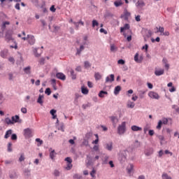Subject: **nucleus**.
<instances>
[{
  "instance_id": "nucleus-30",
  "label": "nucleus",
  "mask_w": 179,
  "mask_h": 179,
  "mask_svg": "<svg viewBox=\"0 0 179 179\" xmlns=\"http://www.w3.org/2000/svg\"><path fill=\"white\" fill-rule=\"evenodd\" d=\"M50 113L51 114V115H52V119L55 120L57 118V110L55 109H52L50 111Z\"/></svg>"
},
{
  "instance_id": "nucleus-45",
  "label": "nucleus",
  "mask_w": 179,
  "mask_h": 179,
  "mask_svg": "<svg viewBox=\"0 0 179 179\" xmlns=\"http://www.w3.org/2000/svg\"><path fill=\"white\" fill-rule=\"evenodd\" d=\"M119 160H120V162L122 163L123 162L127 160V156L120 155L119 157Z\"/></svg>"
},
{
  "instance_id": "nucleus-32",
  "label": "nucleus",
  "mask_w": 179,
  "mask_h": 179,
  "mask_svg": "<svg viewBox=\"0 0 179 179\" xmlns=\"http://www.w3.org/2000/svg\"><path fill=\"white\" fill-rule=\"evenodd\" d=\"M127 106L128 108H134V107H135V103H134L131 101H128Z\"/></svg>"
},
{
  "instance_id": "nucleus-10",
  "label": "nucleus",
  "mask_w": 179,
  "mask_h": 179,
  "mask_svg": "<svg viewBox=\"0 0 179 179\" xmlns=\"http://www.w3.org/2000/svg\"><path fill=\"white\" fill-rule=\"evenodd\" d=\"M110 121H112L113 125L114 128L117 127V124H118V117L117 116H111L110 117Z\"/></svg>"
},
{
  "instance_id": "nucleus-4",
  "label": "nucleus",
  "mask_w": 179,
  "mask_h": 179,
  "mask_svg": "<svg viewBox=\"0 0 179 179\" xmlns=\"http://www.w3.org/2000/svg\"><path fill=\"white\" fill-rule=\"evenodd\" d=\"M27 41L30 45H34L36 44V38L33 35L28 34L27 36Z\"/></svg>"
},
{
  "instance_id": "nucleus-55",
  "label": "nucleus",
  "mask_w": 179,
  "mask_h": 179,
  "mask_svg": "<svg viewBox=\"0 0 179 179\" xmlns=\"http://www.w3.org/2000/svg\"><path fill=\"white\" fill-rule=\"evenodd\" d=\"M172 108L176 110V113H179V107L177 105H173Z\"/></svg>"
},
{
  "instance_id": "nucleus-37",
  "label": "nucleus",
  "mask_w": 179,
  "mask_h": 179,
  "mask_svg": "<svg viewBox=\"0 0 179 179\" xmlns=\"http://www.w3.org/2000/svg\"><path fill=\"white\" fill-rule=\"evenodd\" d=\"M81 92L83 94H89V90L85 87H81Z\"/></svg>"
},
{
  "instance_id": "nucleus-58",
  "label": "nucleus",
  "mask_w": 179,
  "mask_h": 179,
  "mask_svg": "<svg viewBox=\"0 0 179 179\" xmlns=\"http://www.w3.org/2000/svg\"><path fill=\"white\" fill-rule=\"evenodd\" d=\"M162 124H164V125H167V124L169 122V120H167V118L164 117L162 119Z\"/></svg>"
},
{
  "instance_id": "nucleus-7",
  "label": "nucleus",
  "mask_w": 179,
  "mask_h": 179,
  "mask_svg": "<svg viewBox=\"0 0 179 179\" xmlns=\"http://www.w3.org/2000/svg\"><path fill=\"white\" fill-rule=\"evenodd\" d=\"M134 61L138 64H141L143 61V55L139 56V53H136L134 56Z\"/></svg>"
},
{
  "instance_id": "nucleus-21",
  "label": "nucleus",
  "mask_w": 179,
  "mask_h": 179,
  "mask_svg": "<svg viewBox=\"0 0 179 179\" xmlns=\"http://www.w3.org/2000/svg\"><path fill=\"white\" fill-rule=\"evenodd\" d=\"M43 99H44V95L39 94L38 98L37 99V103L41 106H43V103H44Z\"/></svg>"
},
{
  "instance_id": "nucleus-29",
  "label": "nucleus",
  "mask_w": 179,
  "mask_h": 179,
  "mask_svg": "<svg viewBox=\"0 0 179 179\" xmlns=\"http://www.w3.org/2000/svg\"><path fill=\"white\" fill-rule=\"evenodd\" d=\"M157 29V33H160V35L162 36V34L164 33V27H156Z\"/></svg>"
},
{
  "instance_id": "nucleus-54",
  "label": "nucleus",
  "mask_w": 179,
  "mask_h": 179,
  "mask_svg": "<svg viewBox=\"0 0 179 179\" xmlns=\"http://www.w3.org/2000/svg\"><path fill=\"white\" fill-rule=\"evenodd\" d=\"M11 141H17V135L16 134H11Z\"/></svg>"
},
{
  "instance_id": "nucleus-20",
  "label": "nucleus",
  "mask_w": 179,
  "mask_h": 179,
  "mask_svg": "<svg viewBox=\"0 0 179 179\" xmlns=\"http://www.w3.org/2000/svg\"><path fill=\"white\" fill-rule=\"evenodd\" d=\"M108 159H110V157L104 155V157H102V164H108Z\"/></svg>"
},
{
  "instance_id": "nucleus-43",
  "label": "nucleus",
  "mask_w": 179,
  "mask_h": 179,
  "mask_svg": "<svg viewBox=\"0 0 179 179\" xmlns=\"http://www.w3.org/2000/svg\"><path fill=\"white\" fill-rule=\"evenodd\" d=\"M162 125H163V122L162 120H159L158 122V124H157V127H156L157 129L160 131L162 129Z\"/></svg>"
},
{
  "instance_id": "nucleus-39",
  "label": "nucleus",
  "mask_w": 179,
  "mask_h": 179,
  "mask_svg": "<svg viewBox=\"0 0 179 179\" xmlns=\"http://www.w3.org/2000/svg\"><path fill=\"white\" fill-rule=\"evenodd\" d=\"M70 73L73 80H75V79H76V74H75V71H73V69L70 70Z\"/></svg>"
},
{
  "instance_id": "nucleus-52",
  "label": "nucleus",
  "mask_w": 179,
  "mask_h": 179,
  "mask_svg": "<svg viewBox=\"0 0 179 179\" xmlns=\"http://www.w3.org/2000/svg\"><path fill=\"white\" fill-rule=\"evenodd\" d=\"M134 148H140V147H141V143L138 142V140H136V141L134 142Z\"/></svg>"
},
{
  "instance_id": "nucleus-31",
  "label": "nucleus",
  "mask_w": 179,
  "mask_h": 179,
  "mask_svg": "<svg viewBox=\"0 0 179 179\" xmlns=\"http://www.w3.org/2000/svg\"><path fill=\"white\" fill-rule=\"evenodd\" d=\"M101 78H103V76H101V74H100V73L97 72V73H94L95 80H100V79H101Z\"/></svg>"
},
{
  "instance_id": "nucleus-64",
  "label": "nucleus",
  "mask_w": 179,
  "mask_h": 179,
  "mask_svg": "<svg viewBox=\"0 0 179 179\" xmlns=\"http://www.w3.org/2000/svg\"><path fill=\"white\" fill-rule=\"evenodd\" d=\"M12 163H13V162L12 160H6L4 161V164L8 166V164H12Z\"/></svg>"
},
{
  "instance_id": "nucleus-23",
  "label": "nucleus",
  "mask_w": 179,
  "mask_h": 179,
  "mask_svg": "<svg viewBox=\"0 0 179 179\" xmlns=\"http://www.w3.org/2000/svg\"><path fill=\"white\" fill-rule=\"evenodd\" d=\"M9 24H10V22L9 21L3 22L1 25L2 31H5V30H6V25H9Z\"/></svg>"
},
{
  "instance_id": "nucleus-34",
  "label": "nucleus",
  "mask_w": 179,
  "mask_h": 179,
  "mask_svg": "<svg viewBox=\"0 0 179 179\" xmlns=\"http://www.w3.org/2000/svg\"><path fill=\"white\" fill-rule=\"evenodd\" d=\"M0 55L2 58H6V56L8 55V50H1Z\"/></svg>"
},
{
  "instance_id": "nucleus-28",
  "label": "nucleus",
  "mask_w": 179,
  "mask_h": 179,
  "mask_svg": "<svg viewBox=\"0 0 179 179\" xmlns=\"http://www.w3.org/2000/svg\"><path fill=\"white\" fill-rule=\"evenodd\" d=\"M120 92H121V86L117 85L115 87L114 94H115V96H117V94H120Z\"/></svg>"
},
{
  "instance_id": "nucleus-25",
  "label": "nucleus",
  "mask_w": 179,
  "mask_h": 179,
  "mask_svg": "<svg viewBox=\"0 0 179 179\" xmlns=\"http://www.w3.org/2000/svg\"><path fill=\"white\" fill-rule=\"evenodd\" d=\"M12 129H8L6 131V134L4 135V139H8V138L10 137V135H12Z\"/></svg>"
},
{
  "instance_id": "nucleus-13",
  "label": "nucleus",
  "mask_w": 179,
  "mask_h": 179,
  "mask_svg": "<svg viewBox=\"0 0 179 179\" xmlns=\"http://www.w3.org/2000/svg\"><path fill=\"white\" fill-rule=\"evenodd\" d=\"M11 120H13V124H15L16 122H22V120H20V117L19 115H15V116H12Z\"/></svg>"
},
{
  "instance_id": "nucleus-27",
  "label": "nucleus",
  "mask_w": 179,
  "mask_h": 179,
  "mask_svg": "<svg viewBox=\"0 0 179 179\" xmlns=\"http://www.w3.org/2000/svg\"><path fill=\"white\" fill-rule=\"evenodd\" d=\"M129 24H125L124 27H120V33H124V30H129Z\"/></svg>"
},
{
  "instance_id": "nucleus-42",
  "label": "nucleus",
  "mask_w": 179,
  "mask_h": 179,
  "mask_svg": "<svg viewBox=\"0 0 179 179\" xmlns=\"http://www.w3.org/2000/svg\"><path fill=\"white\" fill-rule=\"evenodd\" d=\"M149 129H150V125L145 124V127L143 128L144 134H148V131H149Z\"/></svg>"
},
{
  "instance_id": "nucleus-1",
  "label": "nucleus",
  "mask_w": 179,
  "mask_h": 179,
  "mask_svg": "<svg viewBox=\"0 0 179 179\" xmlns=\"http://www.w3.org/2000/svg\"><path fill=\"white\" fill-rule=\"evenodd\" d=\"M127 132V122H122L117 127V134L124 135Z\"/></svg>"
},
{
  "instance_id": "nucleus-6",
  "label": "nucleus",
  "mask_w": 179,
  "mask_h": 179,
  "mask_svg": "<svg viewBox=\"0 0 179 179\" xmlns=\"http://www.w3.org/2000/svg\"><path fill=\"white\" fill-rule=\"evenodd\" d=\"M87 45V42L83 41V44L80 45V48H76L77 52L76 53V55H80L82 53V51L85 50V45Z\"/></svg>"
},
{
  "instance_id": "nucleus-59",
  "label": "nucleus",
  "mask_w": 179,
  "mask_h": 179,
  "mask_svg": "<svg viewBox=\"0 0 179 179\" xmlns=\"http://www.w3.org/2000/svg\"><path fill=\"white\" fill-rule=\"evenodd\" d=\"M45 94L48 96H50V94H51V89L47 88L45 91Z\"/></svg>"
},
{
  "instance_id": "nucleus-48",
  "label": "nucleus",
  "mask_w": 179,
  "mask_h": 179,
  "mask_svg": "<svg viewBox=\"0 0 179 179\" xmlns=\"http://www.w3.org/2000/svg\"><path fill=\"white\" fill-rule=\"evenodd\" d=\"M90 176L92 177V178H96V169H92V171L90 172Z\"/></svg>"
},
{
  "instance_id": "nucleus-60",
  "label": "nucleus",
  "mask_w": 179,
  "mask_h": 179,
  "mask_svg": "<svg viewBox=\"0 0 179 179\" xmlns=\"http://www.w3.org/2000/svg\"><path fill=\"white\" fill-rule=\"evenodd\" d=\"M117 64L120 65H124L125 64V60L120 59L117 61Z\"/></svg>"
},
{
  "instance_id": "nucleus-41",
  "label": "nucleus",
  "mask_w": 179,
  "mask_h": 179,
  "mask_svg": "<svg viewBox=\"0 0 179 179\" xmlns=\"http://www.w3.org/2000/svg\"><path fill=\"white\" fill-rule=\"evenodd\" d=\"M114 5H115V6H116V8H118V6H121V5H122V1L118 0V1H115Z\"/></svg>"
},
{
  "instance_id": "nucleus-26",
  "label": "nucleus",
  "mask_w": 179,
  "mask_h": 179,
  "mask_svg": "<svg viewBox=\"0 0 179 179\" xmlns=\"http://www.w3.org/2000/svg\"><path fill=\"white\" fill-rule=\"evenodd\" d=\"M4 122L5 124H6L7 125H13V121L12 119L9 118V117H6L4 120Z\"/></svg>"
},
{
  "instance_id": "nucleus-53",
  "label": "nucleus",
  "mask_w": 179,
  "mask_h": 179,
  "mask_svg": "<svg viewBox=\"0 0 179 179\" xmlns=\"http://www.w3.org/2000/svg\"><path fill=\"white\" fill-rule=\"evenodd\" d=\"M92 106V103H87V104H83V108L84 110H86V108H89V107H91Z\"/></svg>"
},
{
  "instance_id": "nucleus-36",
  "label": "nucleus",
  "mask_w": 179,
  "mask_h": 179,
  "mask_svg": "<svg viewBox=\"0 0 179 179\" xmlns=\"http://www.w3.org/2000/svg\"><path fill=\"white\" fill-rule=\"evenodd\" d=\"M37 51H38V48H35L33 49L35 57H36V58H38L41 55V54L38 53Z\"/></svg>"
},
{
  "instance_id": "nucleus-49",
  "label": "nucleus",
  "mask_w": 179,
  "mask_h": 179,
  "mask_svg": "<svg viewBox=\"0 0 179 179\" xmlns=\"http://www.w3.org/2000/svg\"><path fill=\"white\" fill-rule=\"evenodd\" d=\"M95 138L96 139L94 141H92V143L94 145H97V143H99V134H95Z\"/></svg>"
},
{
  "instance_id": "nucleus-3",
  "label": "nucleus",
  "mask_w": 179,
  "mask_h": 179,
  "mask_svg": "<svg viewBox=\"0 0 179 179\" xmlns=\"http://www.w3.org/2000/svg\"><path fill=\"white\" fill-rule=\"evenodd\" d=\"M148 96L154 100H159V99H160V95H159V94L155 91L149 92Z\"/></svg>"
},
{
  "instance_id": "nucleus-63",
  "label": "nucleus",
  "mask_w": 179,
  "mask_h": 179,
  "mask_svg": "<svg viewBox=\"0 0 179 179\" xmlns=\"http://www.w3.org/2000/svg\"><path fill=\"white\" fill-rule=\"evenodd\" d=\"M162 36H166V37H169V36H170V31H164V33L162 34Z\"/></svg>"
},
{
  "instance_id": "nucleus-12",
  "label": "nucleus",
  "mask_w": 179,
  "mask_h": 179,
  "mask_svg": "<svg viewBox=\"0 0 179 179\" xmlns=\"http://www.w3.org/2000/svg\"><path fill=\"white\" fill-rule=\"evenodd\" d=\"M56 78L57 79H59L60 80H66V76H65V74H64L63 73H57Z\"/></svg>"
},
{
  "instance_id": "nucleus-19",
  "label": "nucleus",
  "mask_w": 179,
  "mask_h": 179,
  "mask_svg": "<svg viewBox=\"0 0 179 179\" xmlns=\"http://www.w3.org/2000/svg\"><path fill=\"white\" fill-rule=\"evenodd\" d=\"M107 94H108V92H107V91L101 90L99 92L98 96L101 99H104V97H106V96H107Z\"/></svg>"
},
{
  "instance_id": "nucleus-22",
  "label": "nucleus",
  "mask_w": 179,
  "mask_h": 179,
  "mask_svg": "<svg viewBox=\"0 0 179 179\" xmlns=\"http://www.w3.org/2000/svg\"><path fill=\"white\" fill-rule=\"evenodd\" d=\"M23 71L24 73H27V75H30V73H31V67L30 66H28L24 68Z\"/></svg>"
},
{
  "instance_id": "nucleus-2",
  "label": "nucleus",
  "mask_w": 179,
  "mask_h": 179,
  "mask_svg": "<svg viewBox=\"0 0 179 179\" xmlns=\"http://www.w3.org/2000/svg\"><path fill=\"white\" fill-rule=\"evenodd\" d=\"M23 135L25 139H30V138H33V130L30 128L24 129L23 131Z\"/></svg>"
},
{
  "instance_id": "nucleus-33",
  "label": "nucleus",
  "mask_w": 179,
  "mask_h": 179,
  "mask_svg": "<svg viewBox=\"0 0 179 179\" xmlns=\"http://www.w3.org/2000/svg\"><path fill=\"white\" fill-rule=\"evenodd\" d=\"M35 142L37 143L36 146L40 147L44 142L41 138H36Z\"/></svg>"
},
{
  "instance_id": "nucleus-15",
  "label": "nucleus",
  "mask_w": 179,
  "mask_h": 179,
  "mask_svg": "<svg viewBox=\"0 0 179 179\" xmlns=\"http://www.w3.org/2000/svg\"><path fill=\"white\" fill-rule=\"evenodd\" d=\"M50 157L52 160L55 159V156H57V152H55V150H52V148H50Z\"/></svg>"
},
{
  "instance_id": "nucleus-57",
  "label": "nucleus",
  "mask_w": 179,
  "mask_h": 179,
  "mask_svg": "<svg viewBox=\"0 0 179 179\" xmlns=\"http://www.w3.org/2000/svg\"><path fill=\"white\" fill-rule=\"evenodd\" d=\"M12 150V143L10 142L8 144V152H10Z\"/></svg>"
},
{
  "instance_id": "nucleus-61",
  "label": "nucleus",
  "mask_w": 179,
  "mask_h": 179,
  "mask_svg": "<svg viewBox=\"0 0 179 179\" xmlns=\"http://www.w3.org/2000/svg\"><path fill=\"white\" fill-rule=\"evenodd\" d=\"M83 145H84L85 146H89V141L87 139H84Z\"/></svg>"
},
{
  "instance_id": "nucleus-18",
  "label": "nucleus",
  "mask_w": 179,
  "mask_h": 179,
  "mask_svg": "<svg viewBox=\"0 0 179 179\" xmlns=\"http://www.w3.org/2000/svg\"><path fill=\"white\" fill-rule=\"evenodd\" d=\"M145 156H152V155H153V148H148L146 149L144 152Z\"/></svg>"
},
{
  "instance_id": "nucleus-56",
  "label": "nucleus",
  "mask_w": 179,
  "mask_h": 179,
  "mask_svg": "<svg viewBox=\"0 0 179 179\" xmlns=\"http://www.w3.org/2000/svg\"><path fill=\"white\" fill-rule=\"evenodd\" d=\"M59 131H62V132H64V124H60V126L58 127Z\"/></svg>"
},
{
  "instance_id": "nucleus-40",
  "label": "nucleus",
  "mask_w": 179,
  "mask_h": 179,
  "mask_svg": "<svg viewBox=\"0 0 179 179\" xmlns=\"http://www.w3.org/2000/svg\"><path fill=\"white\" fill-rule=\"evenodd\" d=\"M84 66H85V69H89V68H90V66H92V64L88 61H85L84 62Z\"/></svg>"
},
{
  "instance_id": "nucleus-5",
  "label": "nucleus",
  "mask_w": 179,
  "mask_h": 179,
  "mask_svg": "<svg viewBox=\"0 0 179 179\" xmlns=\"http://www.w3.org/2000/svg\"><path fill=\"white\" fill-rule=\"evenodd\" d=\"M65 162H66V170H71L72 169L73 165H72V159L69 157L65 158Z\"/></svg>"
},
{
  "instance_id": "nucleus-11",
  "label": "nucleus",
  "mask_w": 179,
  "mask_h": 179,
  "mask_svg": "<svg viewBox=\"0 0 179 179\" xmlns=\"http://www.w3.org/2000/svg\"><path fill=\"white\" fill-rule=\"evenodd\" d=\"M127 172L129 176H131V174H134V164H129L128 165L127 167Z\"/></svg>"
},
{
  "instance_id": "nucleus-24",
  "label": "nucleus",
  "mask_w": 179,
  "mask_h": 179,
  "mask_svg": "<svg viewBox=\"0 0 179 179\" xmlns=\"http://www.w3.org/2000/svg\"><path fill=\"white\" fill-rule=\"evenodd\" d=\"M131 131H134V132H138V131H142V127H138L136 125H133L131 127Z\"/></svg>"
},
{
  "instance_id": "nucleus-16",
  "label": "nucleus",
  "mask_w": 179,
  "mask_h": 179,
  "mask_svg": "<svg viewBox=\"0 0 179 179\" xmlns=\"http://www.w3.org/2000/svg\"><path fill=\"white\" fill-rule=\"evenodd\" d=\"M73 24L76 27V30H79V24H80L81 26H85V22H83V21L82 20H80L78 22H73Z\"/></svg>"
},
{
  "instance_id": "nucleus-44",
  "label": "nucleus",
  "mask_w": 179,
  "mask_h": 179,
  "mask_svg": "<svg viewBox=\"0 0 179 179\" xmlns=\"http://www.w3.org/2000/svg\"><path fill=\"white\" fill-rule=\"evenodd\" d=\"M31 172H30V169H24V176H26L27 177H30V173Z\"/></svg>"
},
{
  "instance_id": "nucleus-50",
  "label": "nucleus",
  "mask_w": 179,
  "mask_h": 179,
  "mask_svg": "<svg viewBox=\"0 0 179 179\" xmlns=\"http://www.w3.org/2000/svg\"><path fill=\"white\" fill-rule=\"evenodd\" d=\"M99 27V22H97V20H92V27Z\"/></svg>"
},
{
  "instance_id": "nucleus-35",
  "label": "nucleus",
  "mask_w": 179,
  "mask_h": 179,
  "mask_svg": "<svg viewBox=\"0 0 179 179\" xmlns=\"http://www.w3.org/2000/svg\"><path fill=\"white\" fill-rule=\"evenodd\" d=\"M51 85H52L54 90H57V80L55 79L51 80Z\"/></svg>"
},
{
  "instance_id": "nucleus-38",
  "label": "nucleus",
  "mask_w": 179,
  "mask_h": 179,
  "mask_svg": "<svg viewBox=\"0 0 179 179\" xmlns=\"http://www.w3.org/2000/svg\"><path fill=\"white\" fill-rule=\"evenodd\" d=\"M162 179H173L171 178V176H169V174H167L166 173H162Z\"/></svg>"
},
{
  "instance_id": "nucleus-17",
  "label": "nucleus",
  "mask_w": 179,
  "mask_h": 179,
  "mask_svg": "<svg viewBox=\"0 0 179 179\" xmlns=\"http://www.w3.org/2000/svg\"><path fill=\"white\" fill-rule=\"evenodd\" d=\"M145 5V1H143V0H138V1L136 3V8H143Z\"/></svg>"
},
{
  "instance_id": "nucleus-51",
  "label": "nucleus",
  "mask_w": 179,
  "mask_h": 179,
  "mask_svg": "<svg viewBox=\"0 0 179 179\" xmlns=\"http://www.w3.org/2000/svg\"><path fill=\"white\" fill-rule=\"evenodd\" d=\"M60 174H61V172H59V171H58L57 169L54 171L55 177H59Z\"/></svg>"
},
{
  "instance_id": "nucleus-9",
  "label": "nucleus",
  "mask_w": 179,
  "mask_h": 179,
  "mask_svg": "<svg viewBox=\"0 0 179 179\" xmlns=\"http://www.w3.org/2000/svg\"><path fill=\"white\" fill-rule=\"evenodd\" d=\"M103 148L106 149V150L111 152V150H113V142L106 143L104 144Z\"/></svg>"
},
{
  "instance_id": "nucleus-14",
  "label": "nucleus",
  "mask_w": 179,
  "mask_h": 179,
  "mask_svg": "<svg viewBox=\"0 0 179 179\" xmlns=\"http://www.w3.org/2000/svg\"><path fill=\"white\" fill-rule=\"evenodd\" d=\"M155 75L156 76H162V75H164V69H156L155 71Z\"/></svg>"
},
{
  "instance_id": "nucleus-46",
  "label": "nucleus",
  "mask_w": 179,
  "mask_h": 179,
  "mask_svg": "<svg viewBox=\"0 0 179 179\" xmlns=\"http://www.w3.org/2000/svg\"><path fill=\"white\" fill-rule=\"evenodd\" d=\"M6 39L8 40V41H10V40H12V34H9V33L6 32Z\"/></svg>"
},
{
  "instance_id": "nucleus-62",
  "label": "nucleus",
  "mask_w": 179,
  "mask_h": 179,
  "mask_svg": "<svg viewBox=\"0 0 179 179\" xmlns=\"http://www.w3.org/2000/svg\"><path fill=\"white\" fill-rule=\"evenodd\" d=\"M73 178H74V179H83L82 176L78 175V174H75V175L73 176Z\"/></svg>"
},
{
  "instance_id": "nucleus-8",
  "label": "nucleus",
  "mask_w": 179,
  "mask_h": 179,
  "mask_svg": "<svg viewBox=\"0 0 179 179\" xmlns=\"http://www.w3.org/2000/svg\"><path fill=\"white\" fill-rule=\"evenodd\" d=\"M114 80H115L114 74H110L106 78V83H113Z\"/></svg>"
},
{
  "instance_id": "nucleus-47",
  "label": "nucleus",
  "mask_w": 179,
  "mask_h": 179,
  "mask_svg": "<svg viewBox=\"0 0 179 179\" xmlns=\"http://www.w3.org/2000/svg\"><path fill=\"white\" fill-rule=\"evenodd\" d=\"M117 48L115 46V45L113 44V45H110V51L112 52H114L115 51H117Z\"/></svg>"
}]
</instances>
